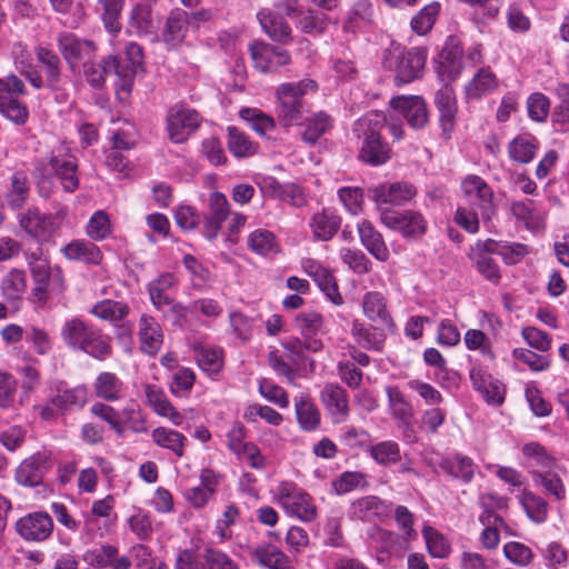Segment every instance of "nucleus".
<instances>
[{
  "label": "nucleus",
  "instance_id": "9d476101",
  "mask_svg": "<svg viewBox=\"0 0 569 569\" xmlns=\"http://www.w3.org/2000/svg\"><path fill=\"white\" fill-rule=\"evenodd\" d=\"M461 187L468 201L481 211V217L489 219L493 213V192L486 181L478 176H468Z\"/></svg>",
  "mask_w": 569,
  "mask_h": 569
},
{
  "label": "nucleus",
  "instance_id": "f03ea898",
  "mask_svg": "<svg viewBox=\"0 0 569 569\" xmlns=\"http://www.w3.org/2000/svg\"><path fill=\"white\" fill-rule=\"evenodd\" d=\"M316 88L317 84L311 79L282 83L277 88V119L283 128L301 123L303 119L302 98L308 90H316Z\"/></svg>",
  "mask_w": 569,
  "mask_h": 569
},
{
  "label": "nucleus",
  "instance_id": "f704fd0d",
  "mask_svg": "<svg viewBox=\"0 0 569 569\" xmlns=\"http://www.w3.org/2000/svg\"><path fill=\"white\" fill-rule=\"evenodd\" d=\"M305 124L306 128L301 133L302 141L308 144H316L320 137L332 128V119L327 112L319 111L308 118Z\"/></svg>",
  "mask_w": 569,
  "mask_h": 569
},
{
  "label": "nucleus",
  "instance_id": "37998d69",
  "mask_svg": "<svg viewBox=\"0 0 569 569\" xmlns=\"http://www.w3.org/2000/svg\"><path fill=\"white\" fill-rule=\"evenodd\" d=\"M27 289V277L24 271L12 269L9 271L1 282L3 296L9 300H18L22 297Z\"/></svg>",
  "mask_w": 569,
  "mask_h": 569
},
{
  "label": "nucleus",
  "instance_id": "423d86ee",
  "mask_svg": "<svg viewBox=\"0 0 569 569\" xmlns=\"http://www.w3.org/2000/svg\"><path fill=\"white\" fill-rule=\"evenodd\" d=\"M60 212L56 216L41 213L37 208H29L19 216L20 227L40 242L48 241L59 229Z\"/></svg>",
  "mask_w": 569,
  "mask_h": 569
},
{
  "label": "nucleus",
  "instance_id": "c9c22d12",
  "mask_svg": "<svg viewBox=\"0 0 569 569\" xmlns=\"http://www.w3.org/2000/svg\"><path fill=\"white\" fill-rule=\"evenodd\" d=\"M37 58L42 64L48 86L51 89H58L61 67V61L58 54L47 48L39 47L37 49Z\"/></svg>",
  "mask_w": 569,
  "mask_h": 569
},
{
  "label": "nucleus",
  "instance_id": "a18cd8bd",
  "mask_svg": "<svg viewBox=\"0 0 569 569\" xmlns=\"http://www.w3.org/2000/svg\"><path fill=\"white\" fill-rule=\"evenodd\" d=\"M29 182L26 174L16 172L11 177V189L6 194V200L12 209L21 208L29 197Z\"/></svg>",
  "mask_w": 569,
  "mask_h": 569
},
{
  "label": "nucleus",
  "instance_id": "7c9ffc66",
  "mask_svg": "<svg viewBox=\"0 0 569 569\" xmlns=\"http://www.w3.org/2000/svg\"><path fill=\"white\" fill-rule=\"evenodd\" d=\"M82 68L87 81L92 87L99 88L103 84L106 77H117V58L110 56L97 66L93 63V60L90 62H83Z\"/></svg>",
  "mask_w": 569,
  "mask_h": 569
},
{
  "label": "nucleus",
  "instance_id": "58836bf2",
  "mask_svg": "<svg viewBox=\"0 0 569 569\" xmlns=\"http://www.w3.org/2000/svg\"><path fill=\"white\" fill-rule=\"evenodd\" d=\"M151 437L159 447L173 451L177 457L183 456L186 437L182 433L164 427H158L152 431Z\"/></svg>",
  "mask_w": 569,
  "mask_h": 569
},
{
  "label": "nucleus",
  "instance_id": "79ce46f5",
  "mask_svg": "<svg viewBox=\"0 0 569 569\" xmlns=\"http://www.w3.org/2000/svg\"><path fill=\"white\" fill-rule=\"evenodd\" d=\"M253 555L260 565L269 569H289L290 567L288 557L272 545L257 548Z\"/></svg>",
  "mask_w": 569,
  "mask_h": 569
},
{
  "label": "nucleus",
  "instance_id": "603ef678",
  "mask_svg": "<svg viewBox=\"0 0 569 569\" xmlns=\"http://www.w3.org/2000/svg\"><path fill=\"white\" fill-rule=\"evenodd\" d=\"M80 350L96 359L103 360L111 353V346L109 345L108 339L99 331L91 330L87 339L83 340V345Z\"/></svg>",
  "mask_w": 569,
  "mask_h": 569
},
{
  "label": "nucleus",
  "instance_id": "49530a36",
  "mask_svg": "<svg viewBox=\"0 0 569 569\" xmlns=\"http://www.w3.org/2000/svg\"><path fill=\"white\" fill-rule=\"evenodd\" d=\"M311 226L315 237L326 241L331 239L338 231L340 226V218L322 211L313 216Z\"/></svg>",
  "mask_w": 569,
  "mask_h": 569
},
{
  "label": "nucleus",
  "instance_id": "4468645a",
  "mask_svg": "<svg viewBox=\"0 0 569 569\" xmlns=\"http://www.w3.org/2000/svg\"><path fill=\"white\" fill-rule=\"evenodd\" d=\"M59 47L71 69L80 63L83 66V62H90L96 57V47L91 41L80 40L72 34L60 37Z\"/></svg>",
  "mask_w": 569,
  "mask_h": 569
},
{
  "label": "nucleus",
  "instance_id": "09e8293b",
  "mask_svg": "<svg viewBox=\"0 0 569 569\" xmlns=\"http://www.w3.org/2000/svg\"><path fill=\"white\" fill-rule=\"evenodd\" d=\"M371 458L382 466H389L400 461V448L397 442L382 441L370 448Z\"/></svg>",
  "mask_w": 569,
  "mask_h": 569
},
{
  "label": "nucleus",
  "instance_id": "f3484780",
  "mask_svg": "<svg viewBox=\"0 0 569 569\" xmlns=\"http://www.w3.org/2000/svg\"><path fill=\"white\" fill-rule=\"evenodd\" d=\"M378 204L402 206L416 194V188L408 182L382 183L372 189Z\"/></svg>",
  "mask_w": 569,
  "mask_h": 569
},
{
  "label": "nucleus",
  "instance_id": "b1692460",
  "mask_svg": "<svg viewBox=\"0 0 569 569\" xmlns=\"http://www.w3.org/2000/svg\"><path fill=\"white\" fill-rule=\"evenodd\" d=\"M358 232L362 244L379 261H387L390 257L389 249L381 236L371 222L363 220L358 226Z\"/></svg>",
  "mask_w": 569,
  "mask_h": 569
},
{
  "label": "nucleus",
  "instance_id": "a878e982",
  "mask_svg": "<svg viewBox=\"0 0 569 569\" xmlns=\"http://www.w3.org/2000/svg\"><path fill=\"white\" fill-rule=\"evenodd\" d=\"M322 401L332 416L345 419L349 415L348 396L346 390L336 383H328L321 393Z\"/></svg>",
  "mask_w": 569,
  "mask_h": 569
},
{
  "label": "nucleus",
  "instance_id": "338daca9",
  "mask_svg": "<svg viewBox=\"0 0 569 569\" xmlns=\"http://www.w3.org/2000/svg\"><path fill=\"white\" fill-rule=\"evenodd\" d=\"M296 323L305 339H312L322 325V317L317 312H301L296 317Z\"/></svg>",
  "mask_w": 569,
  "mask_h": 569
},
{
  "label": "nucleus",
  "instance_id": "bb28decb",
  "mask_svg": "<svg viewBox=\"0 0 569 569\" xmlns=\"http://www.w3.org/2000/svg\"><path fill=\"white\" fill-rule=\"evenodd\" d=\"M480 522L485 526L480 540L485 548L495 549L500 541V532L508 531L509 527L501 516L491 513H481L479 516Z\"/></svg>",
  "mask_w": 569,
  "mask_h": 569
},
{
  "label": "nucleus",
  "instance_id": "473e14b6",
  "mask_svg": "<svg viewBox=\"0 0 569 569\" xmlns=\"http://www.w3.org/2000/svg\"><path fill=\"white\" fill-rule=\"evenodd\" d=\"M146 396L148 403L158 415L167 417L174 426L182 423V415L171 405L161 391L148 386Z\"/></svg>",
  "mask_w": 569,
  "mask_h": 569
},
{
  "label": "nucleus",
  "instance_id": "6e6d98bb",
  "mask_svg": "<svg viewBox=\"0 0 569 569\" xmlns=\"http://www.w3.org/2000/svg\"><path fill=\"white\" fill-rule=\"evenodd\" d=\"M102 8V19L107 29L111 32L119 31V17L122 12L124 0H99Z\"/></svg>",
  "mask_w": 569,
  "mask_h": 569
},
{
  "label": "nucleus",
  "instance_id": "2eb2a0df",
  "mask_svg": "<svg viewBox=\"0 0 569 569\" xmlns=\"http://www.w3.org/2000/svg\"><path fill=\"white\" fill-rule=\"evenodd\" d=\"M44 170L49 173L53 172L67 192H73L79 187L77 163L71 154L51 156Z\"/></svg>",
  "mask_w": 569,
  "mask_h": 569
},
{
  "label": "nucleus",
  "instance_id": "4d7b16f0",
  "mask_svg": "<svg viewBox=\"0 0 569 569\" xmlns=\"http://www.w3.org/2000/svg\"><path fill=\"white\" fill-rule=\"evenodd\" d=\"M250 249L259 254H267L277 251L276 238L268 230H256L248 239Z\"/></svg>",
  "mask_w": 569,
  "mask_h": 569
},
{
  "label": "nucleus",
  "instance_id": "aec40b11",
  "mask_svg": "<svg viewBox=\"0 0 569 569\" xmlns=\"http://www.w3.org/2000/svg\"><path fill=\"white\" fill-rule=\"evenodd\" d=\"M362 308L366 317L379 327L392 328L393 320L387 307L386 298L376 291L365 295Z\"/></svg>",
  "mask_w": 569,
  "mask_h": 569
},
{
  "label": "nucleus",
  "instance_id": "052dcab7",
  "mask_svg": "<svg viewBox=\"0 0 569 569\" xmlns=\"http://www.w3.org/2000/svg\"><path fill=\"white\" fill-rule=\"evenodd\" d=\"M206 569H240L226 552L213 548H207L202 556Z\"/></svg>",
  "mask_w": 569,
  "mask_h": 569
},
{
  "label": "nucleus",
  "instance_id": "774afa93",
  "mask_svg": "<svg viewBox=\"0 0 569 569\" xmlns=\"http://www.w3.org/2000/svg\"><path fill=\"white\" fill-rule=\"evenodd\" d=\"M559 104L553 111V121L557 123L569 122V84L561 83L557 88Z\"/></svg>",
  "mask_w": 569,
  "mask_h": 569
},
{
  "label": "nucleus",
  "instance_id": "13d9d810",
  "mask_svg": "<svg viewBox=\"0 0 569 569\" xmlns=\"http://www.w3.org/2000/svg\"><path fill=\"white\" fill-rule=\"evenodd\" d=\"M422 535L426 539L427 548L432 557L445 558L448 556L450 547L446 542L443 536L436 529L432 527H425Z\"/></svg>",
  "mask_w": 569,
  "mask_h": 569
},
{
  "label": "nucleus",
  "instance_id": "7ed1b4c3",
  "mask_svg": "<svg viewBox=\"0 0 569 569\" xmlns=\"http://www.w3.org/2000/svg\"><path fill=\"white\" fill-rule=\"evenodd\" d=\"M426 52L422 49L413 48L406 50L400 44L391 43L383 51L382 63L385 68L396 72L397 83H409L418 79L426 64Z\"/></svg>",
  "mask_w": 569,
  "mask_h": 569
},
{
  "label": "nucleus",
  "instance_id": "c03bdc74",
  "mask_svg": "<svg viewBox=\"0 0 569 569\" xmlns=\"http://www.w3.org/2000/svg\"><path fill=\"white\" fill-rule=\"evenodd\" d=\"M90 332L91 329L82 320L72 318L62 326L61 337L67 345L80 349Z\"/></svg>",
  "mask_w": 569,
  "mask_h": 569
},
{
  "label": "nucleus",
  "instance_id": "8fccbe9b",
  "mask_svg": "<svg viewBox=\"0 0 569 569\" xmlns=\"http://www.w3.org/2000/svg\"><path fill=\"white\" fill-rule=\"evenodd\" d=\"M387 396L389 400V407L391 409L393 418L400 420L403 423H409L412 418V408L405 400L402 393L398 388L388 387Z\"/></svg>",
  "mask_w": 569,
  "mask_h": 569
},
{
  "label": "nucleus",
  "instance_id": "e433bc0d",
  "mask_svg": "<svg viewBox=\"0 0 569 569\" xmlns=\"http://www.w3.org/2000/svg\"><path fill=\"white\" fill-rule=\"evenodd\" d=\"M129 310L124 302L106 299L97 302L90 312L102 320L118 322L129 315Z\"/></svg>",
  "mask_w": 569,
  "mask_h": 569
},
{
  "label": "nucleus",
  "instance_id": "cd10ccee",
  "mask_svg": "<svg viewBox=\"0 0 569 569\" xmlns=\"http://www.w3.org/2000/svg\"><path fill=\"white\" fill-rule=\"evenodd\" d=\"M263 30L276 41L289 42L291 40V29L288 23L277 13L269 10H262L258 13Z\"/></svg>",
  "mask_w": 569,
  "mask_h": 569
},
{
  "label": "nucleus",
  "instance_id": "dca6fc26",
  "mask_svg": "<svg viewBox=\"0 0 569 569\" xmlns=\"http://www.w3.org/2000/svg\"><path fill=\"white\" fill-rule=\"evenodd\" d=\"M391 107L398 110L412 128H422L428 122L426 102L418 96L391 99Z\"/></svg>",
  "mask_w": 569,
  "mask_h": 569
},
{
  "label": "nucleus",
  "instance_id": "2f4dec72",
  "mask_svg": "<svg viewBox=\"0 0 569 569\" xmlns=\"http://www.w3.org/2000/svg\"><path fill=\"white\" fill-rule=\"evenodd\" d=\"M156 0H147L137 4L131 13V23L138 33L144 36H154L157 31V22L152 14V4Z\"/></svg>",
  "mask_w": 569,
  "mask_h": 569
},
{
  "label": "nucleus",
  "instance_id": "6ab92c4d",
  "mask_svg": "<svg viewBox=\"0 0 569 569\" xmlns=\"http://www.w3.org/2000/svg\"><path fill=\"white\" fill-rule=\"evenodd\" d=\"M462 51L453 39L446 42L438 64V74L442 81L455 80L462 70Z\"/></svg>",
  "mask_w": 569,
  "mask_h": 569
},
{
  "label": "nucleus",
  "instance_id": "3c124183",
  "mask_svg": "<svg viewBox=\"0 0 569 569\" xmlns=\"http://www.w3.org/2000/svg\"><path fill=\"white\" fill-rule=\"evenodd\" d=\"M112 231L110 218L103 210H99L92 214L87 226V234L94 241L104 240Z\"/></svg>",
  "mask_w": 569,
  "mask_h": 569
},
{
  "label": "nucleus",
  "instance_id": "4be33fe9",
  "mask_svg": "<svg viewBox=\"0 0 569 569\" xmlns=\"http://www.w3.org/2000/svg\"><path fill=\"white\" fill-rule=\"evenodd\" d=\"M209 213L206 219L207 237L211 240L216 238L221 229L222 222L229 216L227 198L220 192H212L209 198Z\"/></svg>",
  "mask_w": 569,
  "mask_h": 569
},
{
  "label": "nucleus",
  "instance_id": "c756f323",
  "mask_svg": "<svg viewBox=\"0 0 569 569\" xmlns=\"http://www.w3.org/2000/svg\"><path fill=\"white\" fill-rule=\"evenodd\" d=\"M69 260H81L87 263L98 264L102 260L100 249L92 242L74 240L62 249Z\"/></svg>",
  "mask_w": 569,
  "mask_h": 569
},
{
  "label": "nucleus",
  "instance_id": "9b49d317",
  "mask_svg": "<svg viewBox=\"0 0 569 569\" xmlns=\"http://www.w3.org/2000/svg\"><path fill=\"white\" fill-rule=\"evenodd\" d=\"M199 126V114L191 109L179 107L168 116V132L170 139L180 143Z\"/></svg>",
  "mask_w": 569,
  "mask_h": 569
},
{
  "label": "nucleus",
  "instance_id": "a211bd4d",
  "mask_svg": "<svg viewBox=\"0 0 569 569\" xmlns=\"http://www.w3.org/2000/svg\"><path fill=\"white\" fill-rule=\"evenodd\" d=\"M280 503L290 513L303 521H311L316 518L317 510L311 503L307 493L290 491L288 486L280 488Z\"/></svg>",
  "mask_w": 569,
  "mask_h": 569
},
{
  "label": "nucleus",
  "instance_id": "0eeeda50",
  "mask_svg": "<svg viewBox=\"0 0 569 569\" xmlns=\"http://www.w3.org/2000/svg\"><path fill=\"white\" fill-rule=\"evenodd\" d=\"M381 222L393 230L401 232L403 237H418L426 231V220L417 211H391L381 212Z\"/></svg>",
  "mask_w": 569,
  "mask_h": 569
},
{
  "label": "nucleus",
  "instance_id": "680f3d73",
  "mask_svg": "<svg viewBox=\"0 0 569 569\" xmlns=\"http://www.w3.org/2000/svg\"><path fill=\"white\" fill-rule=\"evenodd\" d=\"M229 149L236 157H247L254 152L248 137L237 128H229Z\"/></svg>",
  "mask_w": 569,
  "mask_h": 569
},
{
  "label": "nucleus",
  "instance_id": "72a5a7b5",
  "mask_svg": "<svg viewBox=\"0 0 569 569\" xmlns=\"http://www.w3.org/2000/svg\"><path fill=\"white\" fill-rule=\"evenodd\" d=\"M286 356L293 367H298L306 358V351L318 352L322 349V342L319 339L291 338L283 343Z\"/></svg>",
  "mask_w": 569,
  "mask_h": 569
},
{
  "label": "nucleus",
  "instance_id": "412c9836",
  "mask_svg": "<svg viewBox=\"0 0 569 569\" xmlns=\"http://www.w3.org/2000/svg\"><path fill=\"white\" fill-rule=\"evenodd\" d=\"M436 106L440 113L439 120L442 131L449 134L453 130L457 113L455 91L449 84H445L437 92Z\"/></svg>",
  "mask_w": 569,
  "mask_h": 569
},
{
  "label": "nucleus",
  "instance_id": "4c0bfd02",
  "mask_svg": "<svg viewBox=\"0 0 569 569\" xmlns=\"http://www.w3.org/2000/svg\"><path fill=\"white\" fill-rule=\"evenodd\" d=\"M188 24V16L184 11H171L167 18L162 33L163 40L168 43H179L183 40Z\"/></svg>",
  "mask_w": 569,
  "mask_h": 569
},
{
  "label": "nucleus",
  "instance_id": "c85d7f7f",
  "mask_svg": "<svg viewBox=\"0 0 569 569\" xmlns=\"http://www.w3.org/2000/svg\"><path fill=\"white\" fill-rule=\"evenodd\" d=\"M375 325L372 328H367L359 321H353L351 333L356 342L365 349L380 350L382 348L386 335L383 329Z\"/></svg>",
  "mask_w": 569,
  "mask_h": 569
},
{
  "label": "nucleus",
  "instance_id": "39448f33",
  "mask_svg": "<svg viewBox=\"0 0 569 569\" xmlns=\"http://www.w3.org/2000/svg\"><path fill=\"white\" fill-rule=\"evenodd\" d=\"M536 476L540 478L543 490L556 499L565 497V486L558 473L556 459L543 448L536 443Z\"/></svg>",
  "mask_w": 569,
  "mask_h": 569
},
{
  "label": "nucleus",
  "instance_id": "69168bd1",
  "mask_svg": "<svg viewBox=\"0 0 569 569\" xmlns=\"http://www.w3.org/2000/svg\"><path fill=\"white\" fill-rule=\"evenodd\" d=\"M299 26L306 33H311L313 31L321 33L327 28V18L323 13H319L313 10H307L306 12L301 13Z\"/></svg>",
  "mask_w": 569,
  "mask_h": 569
},
{
  "label": "nucleus",
  "instance_id": "f257e3e1",
  "mask_svg": "<svg viewBox=\"0 0 569 569\" xmlns=\"http://www.w3.org/2000/svg\"><path fill=\"white\" fill-rule=\"evenodd\" d=\"M386 123V116L378 111L367 113L358 121V130L365 132L359 159L371 166H380L391 158L389 144L381 140L380 129Z\"/></svg>",
  "mask_w": 569,
  "mask_h": 569
},
{
  "label": "nucleus",
  "instance_id": "5701e85b",
  "mask_svg": "<svg viewBox=\"0 0 569 569\" xmlns=\"http://www.w3.org/2000/svg\"><path fill=\"white\" fill-rule=\"evenodd\" d=\"M142 62V49L136 43H130L126 48L124 60L119 61L117 59V78L122 81V89L130 87L137 71L141 68Z\"/></svg>",
  "mask_w": 569,
  "mask_h": 569
},
{
  "label": "nucleus",
  "instance_id": "e2e57ef3",
  "mask_svg": "<svg viewBox=\"0 0 569 569\" xmlns=\"http://www.w3.org/2000/svg\"><path fill=\"white\" fill-rule=\"evenodd\" d=\"M117 548L112 546H102L100 548L88 551L84 556V559L91 566L103 568L113 563V560L117 557Z\"/></svg>",
  "mask_w": 569,
  "mask_h": 569
},
{
  "label": "nucleus",
  "instance_id": "de8ad7c7",
  "mask_svg": "<svg viewBox=\"0 0 569 569\" xmlns=\"http://www.w3.org/2000/svg\"><path fill=\"white\" fill-rule=\"evenodd\" d=\"M96 395L107 401H114L119 398L121 389L120 380L111 372H102L94 383Z\"/></svg>",
  "mask_w": 569,
  "mask_h": 569
},
{
  "label": "nucleus",
  "instance_id": "864d4df0",
  "mask_svg": "<svg viewBox=\"0 0 569 569\" xmlns=\"http://www.w3.org/2000/svg\"><path fill=\"white\" fill-rule=\"evenodd\" d=\"M313 279L322 292L337 306L342 305L343 300L339 293L337 282L332 274L328 270L317 268L313 273Z\"/></svg>",
  "mask_w": 569,
  "mask_h": 569
},
{
  "label": "nucleus",
  "instance_id": "1a4fd4ad",
  "mask_svg": "<svg viewBox=\"0 0 569 569\" xmlns=\"http://www.w3.org/2000/svg\"><path fill=\"white\" fill-rule=\"evenodd\" d=\"M251 58L254 66L262 72H272L290 62L287 50L264 42H254L250 46Z\"/></svg>",
  "mask_w": 569,
  "mask_h": 569
},
{
  "label": "nucleus",
  "instance_id": "20e7f679",
  "mask_svg": "<svg viewBox=\"0 0 569 569\" xmlns=\"http://www.w3.org/2000/svg\"><path fill=\"white\" fill-rule=\"evenodd\" d=\"M24 91L23 82L14 74L0 79V112L17 124L28 119V110L17 96Z\"/></svg>",
  "mask_w": 569,
  "mask_h": 569
},
{
  "label": "nucleus",
  "instance_id": "393cba45",
  "mask_svg": "<svg viewBox=\"0 0 569 569\" xmlns=\"http://www.w3.org/2000/svg\"><path fill=\"white\" fill-rule=\"evenodd\" d=\"M139 339L141 350L148 355H156L162 343L160 326L153 318L143 315L139 320Z\"/></svg>",
  "mask_w": 569,
  "mask_h": 569
},
{
  "label": "nucleus",
  "instance_id": "0e129e2a",
  "mask_svg": "<svg viewBox=\"0 0 569 569\" xmlns=\"http://www.w3.org/2000/svg\"><path fill=\"white\" fill-rule=\"evenodd\" d=\"M297 417L300 426L306 430L315 429L320 422L319 411L307 401L297 405Z\"/></svg>",
  "mask_w": 569,
  "mask_h": 569
},
{
  "label": "nucleus",
  "instance_id": "f8f14e48",
  "mask_svg": "<svg viewBox=\"0 0 569 569\" xmlns=\"http://www.w3.org/2000/svg\"><path fill=\"white\" fill-rule=\"evenodd\" d=\"M53 530L51 517L46 512L30 513L17 522L18 533L29 541H43Z\"/></svg>",
  "mask_w": 569,
  "mask_h": 569
},
{
  "label": "nucleus",
  "instance_id": "ddd939ff",
  "mask_svg": "<svg viewBox=\"0 0 569 569\" xmlns=\"http://www.w3.org/2000/svg\"><path fill=\"white\" fill-rule=\"evenodd\" d=\"M50 467V453L37 452L23 460L16 470V480L27 487L42 482L44 471Z\"/></svg>",
  "mask_w": 569,
  "mask_h": 569
},
{
  "label": "nucleus",
  "instance_id": "6e6552de",
  "mask_svg": "<svg viewBox=\"0 0 569 569\" xmlns=\"http://www.w3.org/2000/svg\"><path fill=\"white\" fill-rule=\"evenodd\" d=\"M498 243L491 239L479 241L471 247L468 257L476 266L477 270L489 281L498 283L500 280L499 266L491 257L496 253Z\"/></svg>",
  "mask_w": 569,
  "mask_h": 569
},
{
  "label": "nucleus",
  "instance_id": "bf43d9fd",
  "mask_svg": "<svg viewBox=\"0 0 569 569\" xmlns=\"http://www.w3.org/2000/svg\"><path fill=\"white\" fill-rule=\"evenodd\" d=\"M438 12V3H431L426 6L417 16L412 18V30H415L418 34L427 33L433 26Z\"/></svg>",
  "mask_w": 569,
  "mask_h": 569
},
{
  "label": "nucleus",
  "instance_id": "5fc2aeb1",
  "mask_svg": "<svg viewBox=\"0 0 569 569\" xmlns=\"http://www.w3.org/2000/svg\"><path fill=\"white\" fill-rule=\"evenodd\" d=\"M367 485L366 476L359 471H346L333 480L332 487L337 495H345Z\"/></svg>",
  "mask_w": 569,
  "mask_h": 569
},
{
  "label": "nucleus",
  "instance_id": "ea45409f",
  "mask_svg": "<svg viewBox=\"0 0 569 569\" xmlns=\"http://www.w3.org/2000/svg\"><path fill=\"white\" fill-rule=\"evenodd\" d=\"M441 470L446 473L460 478L468 482L473 477V463L470 458L457 455L453 458L442 459L439 463Z\"/></svg>",
  "mask_w": 569,
  "mask_h": 569
},
{
  "label": "nucleus",
  "instance_id": "a19ab883",
  "mask_svg": "<svg viewBox=\"0 0 569 569\" xmlns=\"http://www.w3.org/2000/svg\"><path fill=\"white\" fill-rule=\"evenodd\" d=\"M497 87L495 74L489 69H480L466 87L468 98L478 99Z\"/></svg>",
  "mask_w": 569,
  "mask_h": 569
}]
</instances>
